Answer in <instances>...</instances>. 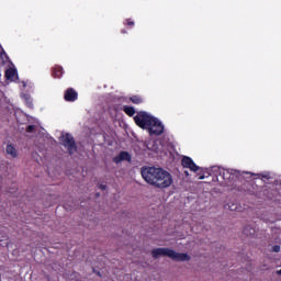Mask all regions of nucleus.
<instances>
[{"label": "nucleus", "instance_id": "nucleus-1", "mask_svg": "<svg viewBox=\"0 0 281 281\" xmlns=\"http://www.w3.org/2000/svg\"><path fill=\"white\" fill-rule=\"evenodd\" d=\"M142 177L146 183L154 186V188H159L164 190L172 186V175L157 167H142Z\"/></svg>", "mask_w": 281, "mask_h": 281}, {"label": "nucleus", "instance_id": "nucleus-2", "mask_svg": "<svg viewBox=\"0 0 281 281\" xmlns=\"http://www.w3.org/2000/svg\"><path fill=\"white\" fill-rule=\"evenodd\" d=\"M151 256L155 260L160 258V256H167L175 262H188L190 260V256L186 252H177L170 248H155L151 250Z\"/></svg>", "mask_w": 281, "mask_h": 281}, {"label": "nucleus", "instance_id": "nucleus-3", "mask_svg": "<svg viewBox=\"0 0 281 281\" xmlns=\"http://www.w3.org/2000/svg\"><path fill=\"white\" fill-rule=\"evenodd\" d=\"M217 172L216 179L221 183H225L226 186H229V183H234V181H238L240 177V171L236 169H223V168H217V170H214Z\"/></svg>", "mask_w": 281, "mask_h": 281}, {"label": "nucleus", "instance_id": "nucleus-4", "mask_svg": "<svg viewBox=\"0 0 281 281\" xmlns=\"http://www.w3.org/2000/svg\"><path fill=\"white\" fill-rule=\"evenodd\" d=\"M155 116H151L147 112H138L137 115L134 116V122L139 128H146L148 131L150 124H153V120Z\"/></svg>", "mask_w": 281, "mask_h": 281}, {"label": "nucleus", "instance_id": "nucleus-5", "mask_svg": "<svg viewBox=\"0 0 281 281\" xmlns=\"http://www.w3.org/2000/svg\"><path fill=\"white\" fill-rule=\"evenodd\" d=\"M60 142L64 146V148H67L69 155H75V153H78V146L76 145V139L74 136L69 133H66L60 136Z\"/></svg>", "mask_w": 281, "mask_h": 281}, {"label": "nucleus", "instance_id": "nucleus-6", "mask_svg": "<svg viewBox=\"0 0 281 281\" xmlns=\"http://www.w3.org/2000/svg\"><path fill=\"white\" fill-rule=\"evenodd\" d=\"M147 131L149 135H156V136L162 135L164 124L157 117H154Z\"/></svg>", "mask_w": 281, "mask_h": 281}, {"label": "nucleus", "instance_id": "nucleus-7", "mask_svg": "<svg viewBox=\"0 0 281 281\" xmlns=\"http://www.w3.org/2000/svg\"><path fill=\"white\" fill-rule=\"evenodd\" d=\"M181 166L182 168H188L189 170H191V172H199L201 170V167L194 164V160H192V158L188 156L182 157Z\"/></svg>", "mask_w": 281, "mask_h": 281}, {"label": "nucleus", "instance_id": "nucleus-8", "mask_svg": "<svg viewBox=\"0 0 281 281\" xmlns=\"http://www.w3.org/2000/svg\"><path fill=\"white\" fill-rule=\"evenodd\" d=\"M66 102H76L78 100V92L74 88H68L64 94Z\"/></svg>", "mask_w": 281, "mask_h": 281}, {"label": "nucleus", "instance_id": "nucleus-9", "mask_svg": "<svg viewBox=\"0 0 281 281\" xmlns=\"http://www.w3.org/2000/svg\"><path fill=\"white\" fill-rule=\"evenodd\" d=\"M114 164H121V161H131V154L128 151H121L113 158Z\"/></svg>", "mask_w": 281, "mask_h": 281}, {"label": "nucleus", "instance_id": "nucleus-10", "mask_svg": "<svg viewBox=\"0 0 281 281\" xmlns=\"http://www.w3.org/2000/svg\"><path fill=\"white\" fill-rule=\"evenodd\" d=\"M63 74H64L63 66L57 65V66L53 67V69H52L53 78H63Z\"/></svg>", "mask_w": 281, "mask_h": 281}, {"label": "nucleus", "instance_id": "nucleus-11", "mask_svg": "<svg viewBox=\"0 0 281 281\" xmlns=\"http://www.w3.org/2000/svg\"><path fill=\"white\" fill-rule=\"evenodd\" d=\"M15 76H16V70L14 68H9L4 72V78L7 80H13Z\"/></svg>", "mask_w": 281, "mask_h": 281}, {"label": "nucleus", "instance_id": "nucleus-12", "mask_svg": "<svg viewBox=\"0 0 281 281\" xmlns=\"http://www.w3.org/2000/svg\"><path fill=\"white\" fill-rule=\"evenodd\" d=\"M7 155H11L13 158L18 157L16 148L12 144L7 145Z\"/></svg>", "mask_w": 281, "mask_h": 281}, {"label": "nucleus", "instance_id": "nucleus-13", "mask_svg": "<svg viewBox=\"0 0 281 281\" xmlns=\"http://www.w3.org/2000/svg\"><path fill=\"white\" fill-rule=\"evenodd\" d=\"M123 111L126 115H128L130 117H133V115H135V108L131 106V105H124L123 106Z\"/></svg>", "mask_w": 281, "mask_h": 281}, {"label": "nucleus", "instance_id": "nucleus-14", "mask_svg": "<svg viewBox=\"0 0 281 281\" xmlns=\"http://www.w3.org/2000/svg\"><path fill=\"white\" fill-rule=\"evenodd\" d=\"M255 234H256V228H254L249 225L244 228L245 236H254Z\"/></svg>", "mask_w": 281, "mask_h": 281}, {"label": "nucleus", "instance_id": "nucleus-15", "mask_svg": "<svg viewBox=\"0 0 281 281\" xmlns=\"http://www.w3.org/2000/svg\"><path fill=\"white\" fill-rule=\"evenodd\" d=\"M130 100L133 102V104H142V102H144V99H142L139 95H132Z\"/></svg>", "mask_w": 281, "mask_h": 281}, {"label": "nucleus", "instance_id": "nucleus-16", "mask_svg": "<svg viewBox=\"0 0 281 281\" xmlns=\"http://www.w3.org/2000/svg\"><path fill=\"white\" fill-rule=\"evenodd\" d=\"M123 25H125L126 27H135V21H133L132 19H126L123 22Z\"/></svg>", "mask_w": 281, "mask_h": 281}, {"label": "nucleus", "instance_id": "nucleus-17", "mask_svg": "<svg viewBox=\"0 0 281 281\" xmlns=\"http://www.w3.org/2000/svg\"><path fill=\"white\" fill-rule=\"evenodd\" d=\"M34 128H36V126H34V125H29V126L26 127V133H33V132H34Z\"/></svg>", "mask_w": 281, "mask_h": 281}, {"label": "nucleus", "instance_id": "nucleus-18", "mask_svg": "<svg viewBox=\"0 0 281 281\" xmlns=\"http://www.w3.org/2000/svg\"><path fill=\"white\" fill-rule=\"evenodd\" d=\"M261 178H262V179H267V181H269V179H271V177L269 176V173H261Z\"/></svg>", "mask_w": 281, "mask_h": 281}, {"label": "nucleus", "instance_id": "nucleus-19", "mask_svg": "<svg viewBox=\"0 0 281 281\" xmlns=\"http://www.w3.org/2000/svg\"><path fill=\"white\" fill-rule=\"evenodd\" d=\"M205 177H210V173H209V172H205V173H203V175H200V176H199V179H200V180H203V179H205Z\"/></svg>", "mask_w": 281, "mask_h": 281}, {"label": "nucleus", "instance_id": "nucleus-20", "mask_svg": "<svg viewBox=\"0 0 281 281\" xmlns=\"http://www.w3.org/2000/svg\"><path fill=\"white\" fill-rule=\"evenodd\" d=\"M272 249H273V251L276 252V254H278V252H280V246H273L272 247Z\"/></svg>", "mask_w": 281, "mask_h": 281}, {"label": "nucleus", "instance_id": "nucleus-21", "mask_svg": "<svg viewBox=\"0 0 281 281\" xmlns=\"http://www.w3.org/2000/svg\"><path fill=\"white\" fill-rule=\"evenodd\" d=\"M0 58H8V54H5V50H3L1 54H0Z\"/></svg>", "mask_w": 281, "mask_h": 281}, {"label": "nucleus", "instance_id": "nucleus-22", "mask_svg": "<svg viewBox=\"0 0 281 281\" xmlns=\"http://www.w3.org/2000/svg\"><path fill=\"white\" fill-rule=\"evenodd\" d=\"M99 188L100 190H106V184H100Z\"/></svg>", "mask_w": 281, "mask_h": 281}, {"label": "nucleus", "instance_id": "nucleus-23", "mask_svg": "<svg viewBox=\"0 0 281 281\" xmlns=\"http://www.w3.org/2000/svg\"><path fill=\"white\" fill-rule=\"evenodd\" d=\"M186 177H190V172L184 171Z\"/></svg>", "mask_w": 281, "mask_h": 281}, {"label": "nucleus", "instance_id": "nucleus-24", "mask_svg": "<svg viewBox=\"0 0 281 281\" xmlns=\"http://www.w3.org/2000/svg\"><path fill=\"white\" fill-rule=\"evenodd\" d=\"M121 34H126V30H122V31H121Z\"/></svg>", "mask_w": 281, "mask_h": 281}, {"label": "nucleus", "instance_id": "nucleus-25", "mask_svg": "<svg viewBox=\"0 0 281 281\" xmlns=\"http://www.w3.org/2000/svg\"><path fill=\"white\" fill-rule=\"evenodd\" d=\"M278 274L281 276V269L278 271Z\"/></svg>", "mask_w": 281, "mask_h": 281}]
</instances>
